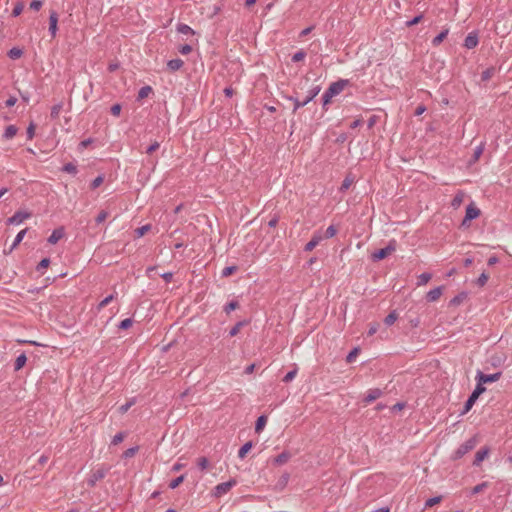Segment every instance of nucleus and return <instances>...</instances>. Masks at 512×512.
<instances>
[{
    "instance_id": "f257e3e1",
    "label": "nucleus",
    "mask_w": 512,
    "mask_h": 512,
    "mask_svg": "<svg viewBox=\"0 0 512 512\" xmlns=\"http://www.w3.org/2000/svg\"><path fill=\"white\" fill-rule=\"evenodd\" d=\"M349 84L348 80L341 79L330 84L329 88L323 94V104L327 105L332 98L339 95Z\"/></svg>"
},
{
    "instance_id": "f03ea898",
    "label": "nucleus",
    "mask_w": 512,
    "mask_h": 512,
    "mask_svg": "<svg viewBox=\"0 0 512 512\" xmlns=\"http://www.w3.org/2000/svg\"><path fill=\"white\" fill-rule=\"evenodd\" d=\"M477 443H478V440L476 437L470 438L469 440L465 441L455 451L453 459H459V458L463 457L466 453L473 450L476 447Z\"/></svg>"
},
{
    "instance_id": "7ed1b4c3",
    "label": "nucleus",
    "mask_w": 512,
    "mask_h": 512,
    "mask_svg": "<svg viewBox=\"0 0 512 512\" xmlns=\"http://www.w3.org/2000/svg\"><path fill=\"white\" fill-rule=\"evenodd\" d=\"M395 250H396V242H395V240H392L389 242V244L385 248H382V249L374 252L372 254V259L374 261L382 260V259L386 258L387 256L391 255Z\"/></svg>"
},
{
    "instance_id": "20e7f679",
    "label": "nucleus",
    "mask_w": 512,
    "mask_h": 512,
    "mask_svg": "<svg viewBox=\"0 0 512 512\" xmlns=\"http://www.w3.org/2000/svg\"><path fill=\"white\" fill-rule=\"evenodd\" d=\"M479 215V208H477L474 203L469 204L468 207L466 208V214L462 221V226H468V222L473 219H476L477 217H479Z\"/></svg>"
},
{
    "instance_id": "39448f33",
    "label": "nucleus",
    "mask_w": 512,
    "mask_h": 512,
    "mask_svg": "<svg viewBox=\"0 0 512 512\" xmlns=\"http://www.w3.org/2000/svg\"><path fill=\"white\" fill-rule=\"evenodd\" d=\"M236 485L235 480H230L228 482L220 483L214 488L213 495L215 497H221L224 494L228 493L233 486Z\"/></svg>"
},
{
    "instance_id": "423d86ee",
    "label": "nucleus",
    "mask_w": 512,
    "mask_h": 512,
    "mask_svg": "<svg viewBox=\"0 0 512 512\" xmlns=\"http://www.w3.org/2000/svg\"><path fill=\"white\" fill-rule=\"evenodd\" d=\"M31 217L28 211H17L12 217L8 219L9 224L19 225Z\"/></svg>"
},
{
    "instance_id": "0eeeda50",
    "label": "nucleus",
    "mask_w": 512,
    "mask_h": 512,
    "mask_svg": "<svg viewBox=\"0 0 512 512\" xmlns=\"http://www.w3.org/2000/svg\"><path fill=\"white\" fill-rule=\"evenodd\" d=\"M485 391V388L481 386V384H478L473 393L468 398L466 404H465V412L469 411L472 406L474 405L477 398Z\"/></svg>"
},
{
    "instance_id": "6e6552de",
    "label": "nucleus",
    "mask_w": 512,
    "mask_h": 512,
    "mask_svg": "<svg viewBox=\"0 0 512 512\" xmlns=\"http://www.w3.org/2000/svg\"><path fill=\"white\" fill-rule=\"evenodd\" d=\"M324 239L323 233L317 231L313 234L311 240L305 245V251L311 252Z\"/></svg>"
},
{
    "instance_id": "1a4fd4ad",
    "label": "nucleus",
    "mask_w": 512,
    "mask_h": 512,
    "mask_svg": "<svg viewBox=\"0 0 512 512\" xmlns=\"http://www.w3.org/2000/svg\"><path fill=\"white\" fill-rule=\"evenodd\" d=\"M58 30V14L55 11L50 12L49 16V32L52 38L56 37Z\"/></svg>"
},
{
    "instance_id": "9d476101",
    "label": "nucleus",
    "mask_w": 512,
    "mask_h": 512,
    "mask_svg": "<svg viewBox=\"0 0 512 512\" xmlns=\"http://www.w3.org/2000/svg\"><path fill=\"white\" fill-rule=\"evenodd\" d=\"M478 35L475 32H471L467 35V37L464 40V46L467 49H473L478 45Z\"/></svg>"
},
{
    "instance_id": "9b49d317",
    "label": "nucleus",
    "mask_w": 512,
    "mask_h": 512,
    "mask_svg": "<svg viewBox=\"0 0 512 512\" xmlns=\"http://www.w3.org/2000/svg\"><path fill=\"white\" fill-rule=\"evenodd\" d=\"M65 231L63 227L55 229L50 237L48 238V242L50 244H56L60 239L64 237Z\"/></svg>"
},
{
    "instance_id": "f8f14e48",
    "label": "nucleus",
    "mask_w": 512,
    "mask_h": 512,
    "mask_svg": "<svg viewBox=\"0 0 512 512\" xmlns=\"http://www.w3.org/2000/svg\"><path fill=\"white\" fill-rule=\"evenodd\" d=\"M490 450L488 447L480 449L476 455L473 464L475 466H480L481 462L488 457Z\"/></svg>"
},
{
    "instance_id": "ddd939ff",
    "label": "nucleus",
    "mask_w": 512,
    "mask_h": 512,
    "mask_svg": "<svg viewBox=\"0 0 512 512\" xmlns=\"http://www.w3.org/2000/svg\"><path fill=\"white\" fill-rule=\"evenodd\" d=\"M442 293H443V287L440 286L433 290H430L427 293L426 298L429 302H435L441 297Z\"/></svg>"
},
{
    "instance_id": "4468645a",
    "label": "nucleus",
    "mask_w": 512,
    "mask_h": 512,
    "mask_svg": "<svg viewBox=\"0 0 512 512\" xmlns=\"http://www.w3.org/2000/svg\"><path fill=\"white\" fill-rule=\"evenodd\" d=\"M381 394H382V392L380 389L369 390L364 397V402L366 404H369V403L375 401L376 399H378L381 396Z\"/></svg>"
},
{
    "instance_id": "2eb2a0df",
    "label": "nucleus",
    "mask_w": 512,
    "mask_h": 512,
    "mask_svg": "<svg viewBox=\"0 0 512 512\" xmlns=\"http://www.w3.org/2000/svg\"><path fill=\"white\" fill-rule=\"evenodd\" d=\"M464 198H465V193L463 191H459L455 197L453 198L452 202H451V206L454 208V209H458L461 204L463 203L464 201Z\"/></svg>"
},
{
    "instance_id": "dca6fc26",
    "label": "nucleus",
    "mask_w": 512,
    "mask_h": 512,
    "mask_svg": "<svg viewBox=\"0 0 512 512\" xmlns=\"http://www.w3.org/2000/svg\"><path fill=\"white\" fill-rule=\"evenodd\" d=\"M26 362H27L26 355L24 353L20 354L15 360V366H14L15 371H19L20 369H22L25 366Z\"/></svg>"
},
{
    "instance_id": "f3484780",
    "label": "nucleus",
    "mask_w": 512,
    "mask_h": 512,
    "mask_svg": "<svg viewBox=\"0 0 512 512\" xmlns=\"http://www.w3.org/2000/svg\"><path fill=\"white\" fill-rule=\"evenodd\" d=\"M105 476V471L102 469L96 470L92 473L91 479L89 480L90 485H94L98 480H101Z\"/></svg>"
},
{
    "instance_id": "a211bd4d",
    "label": "nucleus",
    "mask_w": 512,
    "mask_h": 512,
    "mask_svg": "<svg viewBox=\"0 0 512 512\" xmlns=\"http://www.w3.org/2000/svg\"><path fill=\"white\" fill-rule=\"evenodd\" d=\"M184 62L181 59H173L168 61L167 66L171 71H177L183 66Z\"/></svg>"
},
{
    "instance_id": "6ab92c4d",
    "label": "nucleus",
    "mask_w": 512,
    "mask_h": 512,
    "mask_svg": "<svg viewBox=\"0 0 512 512\" xmlns=\"http://www.w3.org/2000/svg\"><path fill=\"white\" fill-rule=\"evenodd\" d=\"M449 33V29L448 28H445L444 31H442L439 35H437L433 40H432V44L433 46H438L440 45L444 39L447 37Z\"/></svg>"
},
{
    "instance_id": "aec40b11",
    "label": "nucleus",
    "mask_w": 512,
    "mask_h": 512,
    "mask_svg": "<svg viewBox=\"0 0 512 512\" xmlns=\"http://www.w3.org/2000/svg\"><path fill=\"white\" fill-rule=\"evenodd\" d=\"M499 379V374H490V375H485V374H480V377H479V380L481 383H491V382H495Z\"/></svg>"
},
{
    "instance_id": "412c9836",
    "label": "nucleus",
    "mask_w": 512,
    "mask_h": 512,
    "mask_svg": "<svg viewBox=\"0 0 512 512\" xmlns=\"http://www.w3.org/2000/svg\"><path fill=\"white\" fill-rule=\"evenodd\" d=\"M253 447V444L251 441L245 443L241 448L240 450L238 451V457L240 459H243L245 458V456L247 455V453L252 449Z\"/></svg>"
},
{
    "instance_id": "4be33fe9",
    "label": "nucleus",
    "mask_w": 512,
    "mask_h": 512,
    "mask_svg": "<svg viewBox=\"0 0 512 512\" xmlns=\"http://www.w3.org/2000/svg\"><path fill=\"white\" fill-rule=\"evenodd\" d=\"M266 424H267V417L266 416H260L257 419V421H256L255 432L256 433H260L264 429Z\"/></svg>"
},
{
    "instance_id": "5701e85b",
    "label": "nucleus",
    "mask_w": 512,
    "mask_h": 512,
    "mask_svg": "<svg viewBox=\"0 0 512 512\" xmlns=\"http://www.w3.org/2000/svg\"><path fill=\"white\" fill-rule=\"evenodd\" d=\"M290 458V454L283 452L274 458V463L277 465L285 464Z\"/></svg>"
},
{
    "instance_id": "b1692460",
    "label": "nucleus",
    "mask_w": 512,
    "mask_h": 512,
    "mask_svg": "<svg viewBox=\"0 0 512 512\" xmlns=\"http://www.w3.org/2000/svg\"><path fill=\"white\" fill-rule=\"evenodd\" d=\"M467 298V294L465 292H462L460 294H458L457 296H455L453 299H451L450 301V305L452 306H458L460 305L465 299Z\"/></svg>"
},
{
    "instance_id": "393cba45",
    "label": "nucleus",
    "mask_w": 512,
    "mask_h": 512,
    "mask_svg": "<svg viewBox=\"0 0 512 512\" xmlns=\"http://www.w3.org/2000/svg\"><path fill=\"white\" fill-rule=\"evenodd\" d=\"M432 278L430 273H422L418 276V286L426 285Z\"/></svg>"
},
{
    "instance_id": "a878e982",
    "label": "nucleus",
    "mask_w": 512,
    "mask_h": 512,
    "mask_svg": "<svg viewBox=\"0 0 512 512\" xmlns=\"http://www.w3.org/2000/svg\"><path fill=\"white\" fill-rule=\"evenodd\" d=\"M177 31L184 35H193L195 33L194 30L186 24H180Z\"/></svg>"
},
{
    "instance_id": "bb28decb",
    "label": "nucleus",
    "mask_w": 512,
    "mask_h": 512,
    "mask_svg": "<svg viewBox=\"0 0 512 512\" xmlns=\"http://www.w3.org/2000/svg\"><path fill=\"white\" fill-rule=\"evenodd\" d=\"M26 232H27V229H23V230H21V231L16 235L15 240H14V242H13V245H12V247H11L10 251H12L14 248H16V247L20 244V242L23 240V238H24V236H25Z\"/></svg>"
},
{
    "instance_id": "cd10ccee",
    "label": "nucleus",
    "mask_w": 512,
    "mask_h": 512,
    "mask_svg": "<svg viewBox=\"0 0 512 512\" xmlns=\"http://www.w3.org/2000/svg\"><path fill=\"white\" fill-rule=\"evenodd\" d=\"M23 54V51L20 48L14 47L9 50L8 56L11 59H19Z\"/></svg>"
},
{
    "instance_id": "c85d7f7f",
    "label": "nucleus",
    "mask_w": 512,
    "mask_h": 512,
    "mask_svg": "<svg viewBox=\"0 0 512 512\" xmlns=\"http://www.w3.org/2000/svg\"><path fill=\"white\" fill-rule=\"evenodd\" d=\"M16 133H17V128L14 125H10L6 128V130L4 132V137L6 139H11L16 135Z\"/></svg>"
},
{
    "instance_id": "c756f323",
    "label": "nucleus",
    "mask_w": 512,
    "mask_h": 512,
    "mask_svg": "<svg viewBox=\"0 0 512 512\" xmlns=\"http://www.w3.org/2000/svg\"><path fill=\"white\" fill-rule=\"evenodd\" d=\"M354 183V178L351 175L346 176L341 185V190H347Z\"/></svg>"
},
{
    "instance_id": "7c9ffc66",
    "label": "nucleus",
    "mask_w": 512,
    "mask_h": 512,
    "mask_svg": "<svg viewBox=\"0 0 512 512\" xmlns=\"http://www.w3.org/2000/svg\"><path fill=\"white\" fill-rule=\"evenodd\" d=\"M397 318H398L397 313L396 312H391L390 314H388L386 316V318L384 319V322H385L386 325L390 326V325H393L395 323Z\"/></svg>"
},
{
    "instance_id": "2f4dec72",
    "label": "nucleus",
    "mask_w": 512,
    "mask_h": 512,
    "mask_svg": "<svg viewBox=\"0 0 512 512\" xmlns=\"http://www.w3.org/2000/svg\"><path fill=\"white\" fill-rule=\"evenodd\" d=\"M442 500V497L441 496H437V497H433V498H430L426 501L425 503V508H431L433 507L434 505L436 504H439Z\"/></svg>"
},
{
    "instance_id": "473e14b6",
    "label": "nucleus",
    "mask_w": 512,
    "mask_h": 512,
    "mask_svg": "<svg viewBox=\"0 0 512 512\" xmlns=\"http://www.w3.org/2000/svg\"><path fill=\"white\" fill-rule=\"evenodd\" d=\"M152 92V89L151 87L149 86H145V87H142L140 90H139V93H138V97L140 99H143V98H146L149 96V94Z\"/></svg>"
},
{
    "instance_id": "72a5a7b5",
    "label": "nucleus",
    "mask_w": 512,
    "mask_h": 512,
    "mask_svg": "<svg viewBox=\"0 0 512 512\" xmlns=\"http://www.w3.org/2000/svg\"><path fill=\"white\" fill-rule=\"evenodd\" d=\"M336 233H337V229H336V227H335V226H333V225H330V226L326 229L325 233H323L324 239H325V238H331V237L335 236V235H336Z\"/></svg>"
},
{
    "instance_id": "f704fd0d",
    "label": "nucleus",
    "mask_w": 512,
    "mask_h": 512,
    "mask_svg": "<svg viewBox=\"0 0 512 512\" xmlns=\"http://www.w3.org/2000/svg\"><path fill=\"white\" fill-rule=\"evenodd\" d=\"M489 279V275L485 272H483L479 278L477 279L476 283L477 285H479L480 287H483L484 285H486L487 281Z\"/></svg>"
},
{
    "instance_id": "c9c22d12",
    "label": "nucleus",
    "mask_w": 512,
    "mask_h": 512,
    "mask_svg": "<svg viewBox=\"0 0 512 512\" xmlns=\"http://www.w3.org/2000/svg\"><path fill=\"white\" fill-rule=\"evenodd\" d=\"M494 74V68H488L481 74V79L483 81H488Z\"/></svg>"
},
{
    "instance_id": "e433bc0d",
    "label": "nucleus",
    "mask_w": 512,
    "mask_h": 512,
    "mask_svg": "<svg viewBox=\"0 0 512 512\" xmlns=\"http://www.w3.org/2000/svg\"><path fill=\"white\" fill-rule=\"evenodd\" d=\"M50 264V260L48 258H44L40 261V263L37 266V270L43 274V270L46 269Z\"/></svg>"
},
{
    "instance_id": "4c0bfd02",
    "label": "nucleus",
    "mask_w": 512,
    "mask_h": 512,
    "mask_svg": "<svg viewBox=\"0 0 512 512\" xmlns=\"http://www.w3.org/2000/svg\"><path fill=\"white\" fill-rule=\"evenodd\" d=\"M184 479H185L184 475L177 477L176 479H174L173 481L170 482L169 487L171 489H175L184 481Z\"/></svg>"
},
{
    "instance_id": "58836bf2",
    "label": "nucleus",
    "mask_w": 512,
    "mask_h": 512,
    "mask_svg": "<svg viewBox=\"0 0 512 512\" xmlns=\"http://www.w3.org/2000/svg\"><path fill=\"white\" fill-rule=\"evenodd\" d=\"M236 270H237L236 266L225 267L222 270V276L223 277H228V276L232 275Z\"/></svg>"
},
{
    "instance_id": "ea45409f",
    "label": "nucleus",
    "mask_w": 512,
    "mask_h": 512,
    "mask_svg": "<svg viewBox=\"0 0 512 512\" xmlns=\"http://www.w3.org/2000/svg\"><path fill=\"white\" fill-rule=\"evenodd\" d=\"M150 229V226L149 225H145V226H142L140 228H137L135 230V233L138 237H142L144 236Z\"/></svg>"
},
{
    "instance_id": "a19ab883",
    "label": "nucleus",
    "mask_w": 512,
    "mask_h": 512,
    "mask_svg": "<svg viewBox=\"0 0 512 512\" xmlns=\"http://www.w3.org/2000/svg\"><path fill=\"white\" fill-rule=\"evenodd\" d=\"M62 110V105L61 104H56L52 107L51 109V117L52 118H57L59 116V113L60 111Z\"/></svg>"
},
{
    "instance_id": "79ce46f5",
    "label": "nucleus",
    "mask_w": 512,
    "mask_h": 512,
    "mask_svg": "<svg viewBox=\"0 0 512 512\" xmlns=\"http://www.w3.org/2000/svg\"><path fill=\"white\" fill-rule=\"evenodd\" d=\"M63 170L67 173H70V174H76L77 172V168L74 164L72 163H68L66 164L64 167H63Z\"/></svg>"
},
{
    "instance_id": "37998d69",
    "label": "nucleus",
    "mask_w": 512,
    "mask_h": 512,
    "mask_svg": "<svg viewBox=\"0 0 512 512\" xmlns=\"http://www.w3.org/2000/svg\"><path fill=\"white\" fill-rule=\"evenodd\" d=\"M107 217H108V212L105 210H102L97 215L96 222L100 224V223L104 222L107 219Z\"/></svg>"
},
{
    "instance_id": "c03bdc74",
    "label": "nucleus",
    "mask_w": 512,
    "mask_h": 512,
    "mask_svg": "<svg viewBox=\"0 0 512 512\" xmlns=\"http://www.w3.org/2000/svg\"><path fill=\"white\" fill-rule=\"evenodd\" d=\"M243 325H244V323H243V322H239V323H237V324H236V325H235V326L230 330V333H229V334H230V336H236V335L240 332V330H241V328L243 327Z\"/></svg>"
},
{
    "instance_id": "a18cd8bd",
    "label": "nucleus",
    "mask_w": 512,
    "mask_h": 512,
    "mask_svg": "<svg viewBox=\"0 0 512 512\" xmlns=\"http://www.w3.org/2000/svg\"><path fill=\"white\" fill-rule=\"evenodd\" d=\"M296 375H297V369H294L285 375V377L283 378V381L290 382L296 377Z\"/></svg>"
},
{
    "instance_id": "49530a36",
    "label": "nucleus",
    "mask_w": 512,
    "mask_h": 512,
    "mask_svg": "<svg viewBox=\"0 0 512 512\" xmlns=\"http://www.w3.org/2000/svg\"><path fill=\"white\" fill-rule=\"evenodd\" d=\"M104 181V177L103 176H98L96 177L92 183H91V188L92 189H96L97 187H99Z\"/></svg>"
},
{
    "instance_id": "de8ad7c7",
    "label": "nucleus",
    "mask_w": 512,
    "mask_h": 512,
    "mask_svg": "<svg viewBox=\"0 0 512 512\" xmlns=\"http://www.w3.org/2000/svg\"><path fill=\"white\" fill-rule=\"evenodd\" d=\"M379 329V323L374 322L369 325L368 336L374 335Z\"/></svg>"
},
{
    "instance_id": "09e8293b",
    "label": "nucleus",
    "mask_w": 512,
    "mask_h": 512,
    "mask_svg": "<svg viewBox=\"0 0 512 512\" xmlns=\"http://www.w3.org/2000/svg\"><path fill=\"white\" fill-rule=\"evenodd\" d=\"M197 465L199 466V468L201 469H206L209 465V462H208V459L205 458V457H201L197 460Z\"/></svg>"
},
{
    "instance_id": "8fccbe9b",
    "label": "nucleus",
    "mask_w": 512,
    "mask_h": 512,
    "mask_svg": "<svg viewBox=\"0 0 512 512\" xmlns=\"http://www.w3.org/2000/svg\"><path fill=\"white\" fill-rule=\"evenodd\" d=\"M293 101H294V109H293L294 112H296L299 108L308 104V101L306 99L302 102L299 101L298 99H293Z\"/></svg>"
},
{
    "instance_id": "3c124183",
    "label": "nucleus",
    "mask_w": 512,
    "mask_h": 512,
    "mask_svg": "<svg viewBox=\"0 0 512 512\" xmlns=\"http://www.w3.org/2000/svg\"><path fill=\"white\" fill-rule=\"evenodd\" d=\"M132 324H133V321H132L131 319L127 318V319H124V320H122V321L120 322L119 327H120L121 329H128L129 327H131V326H132Z\"/></svg>"
},
{
    "instance_id": "603ef678",
    "label": "nucleus",
    "mask_w": 512,
    "mask_h": 512,
    "mask_svg": "<svg viewBox=\"0 0 512 512\" xmlns=\"http://www.w3.org/2000/svg\"><path fill=\"white\" fill-rule=\"evenodd\" d=\"M319 91H320L319 87H315V88H313L312 90L309 91V95L306 98L308 103L319 93Z\"/></svg>"
},
{
    "instance_id": "864d4df0",
    "label": "nucleus",
    "mask_w": 512,
    "mask_h": 512,
    "mask_svg": "<svg viewBox=\"0 0 512 512\" xmlns=\"http://www.w3.org/2000/svg\"><path fill=\"white\" fill-rule=\"evenodd\" d=\"M306 54L303 51H299L295 53L292 57L294 62L302 61L305 58Z\"/></svg>"
},
{
    "instance_id": "5fc2aeb1",
    "label": "nucleus",
    "mask_w": 512,
    "mask_h": 512,
    "mask_svg": "<svg viewBox=\"0 0 512 512\" xmlns=\"http://www.w3.org/2000/svg\"><path fill=\"white\" fill-rule=\"evenodd\" d=\"M237 308H238V302L232 301V302L227 304V306L225 307V311L227 313H230L231 311H233V310H235Z\"/></svg>"
},
{
    "instance_id": "6e6d98bb",
    "label": "nucleus",
    "mask_w": 512,
    "mask_h": 512,
    "mask_svg": "<svg viewBox=\"0 0 512 512\" xmlns=\"http://www.w3.org/2000/svg\"><path fill=\"white\" fill-rule=\"evenodd\" d=\"M113 300V296L109 295L99 303V309L106 307Z\"/></svg>"
},
{
    "instance_id": "4d7b16f0",
    "label": "nucleus",
    "mask_w": 512,
    "mask_h": 512,
    "mask_svg": "<svg viewBox=\"0 0 512 512\" xmlns=\"http://www.w3.org/2000/svg\"><path fill=\"white\" fill-rule=\"evenodd\" d=\"M487 487V483L484 482V483H481L479 485H476L473 489H472V493L473 494H477V493H480L483 491L484 488Z\"/></svg>"
},
{
    "instance_id": "13d9d810",
    "label": "nucleus",
    "mask_w": 512,
    "mask_h": 512,
    "mask_svg": "<svg viewBox=\"0 0 512 512\" xmlns=\"http://www.w3.org/2000/svg\"><path fill=\"white\" fill-rule=\"evenodd\" d=\"M23 7V4L18 3L12 11L13 16H19L23 11Z\"/></svg>"
},
{
    "instance_id": "bf43d9fd",
    "label": "nucleus",
    "mask_w": 512,
    "mask_h": 512,
    "mask_svg": "<svg viewBox=\"0 0 512 512\" xmlns=\"http://www.w3.org/2000/svg\"><path fill=\"white\" fill-rule=\"evenodd\" d=\"M357 354H358V349H354L353 351H351V352L348 354V356H347V358H346V361H347L348 363H352V362L355 360V358H356Z\"/></svg>"
},
{
    "instance_id": "052dcab7",
    "label": "nucleus",
    "mask_w": 512,
    "mask_h": 512,
    "mask_svg": "<svg viewBox=\"0 0 512 512\" xmlns=\"http://www.w3.org/2000/svg\"><path fill=\"white\" fill-rule=\"evenodd\" d=\"M42 7V1L40 0H34L30 3V8L38 11Z\"/></svg>"
},
{
    "instance_id": "680f3d73",
    "label": "nucleus",
    "mask_w": 512,
    "mask_h": 512,
    "mask_svg": "<svg viewBox=\"0 0 512 512\" xmlns=\"http://www.w3.org/2000/svg\"><path fill=\"white\" fill-rule=\"evenodd\" d=\"M192 51V47L190 45H183L180 47L179 52L183 55H187Z\"/></svg>"
},
{
    "instance_id": "e2e57ef3",
    "label": "nucleus",
    "mask_w": 512,
    "mask_h": 512,
    "mask_svg": "<svg viewBox=\"0 0 512 512\" xmlns=\"http://www.w3.org/2000/svg\"><path fill=\"white\" fill-rule=\"evenodd\" d=\"M123 439H124V435L122 433H118L113 437L112 443L114 445H117V444L121 443L123 441Z\"/></svg>"
},
{
    "instance_id": "0e129e2a",
    "label": "nucleus",
    "mask_w": 512,
    "mask_h": 512,
    "mask_svg": "<svg viewBox=\"0 0 512 512\" xmlns=\"http://www.w3.org/2000/svg\"><path fill=\"white\" fill-rule=\"evenodd\" d=\"M120 112H121V105L120 104H115L111 107V113L114 115V116H119L120 115Z\"/></svg>"
},
{
    "instance_id": "69168bd1",
    "label": "nucleus",
    "mask_w": 512,
    "mask_h": 512,
    "mask_svg": "<svg viewBox=\"0 0 512 512\" xmlns=\"http://www.w3.org/2000/svg\"><path fill=\"white\" fill-rule=\"evenodd\" d=\"M185 465H186V464H185V463H182V462H181V459H179V461H178V462H176V463L173 465L172 470H173L174 472L180 471L181 469H183V468L185 467Z\"/></svg>"
},
{
    "instance_id": "338daca9",
    "label": "nucleus",
    "mask_w": 512,
    "mask_h": 512,
    "mask_svg": "<svg viewBox=\"0 0 512 512\" xmlns=\"http://www.w3.org/2000/svg\"><path fill=\"white\" fill-rule=\"evenodd\" d=\"M35 134V125L31 123L27 129L28 139H32Z\"/></svg>"
},
{
    "instance_id": "774afa93",
    "label": "nucleus",
    "mask_w": 512,
    "mask_h": 512,
    "mask_svg": "<svg viewBox=\"0 0 512 512\" xmlns=\"http://www.w3.org/2000/svg\"><path fill=\"white\" fill-rule=\"evenodd\" d=\"M159 143L157 141H155L154 143H152L148 149H147V153L148 154H152L154 151H156L158 148H159Z\"/></svg>"
}]
</instances>
